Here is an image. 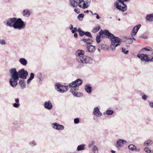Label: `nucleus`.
Instances as JSON below:
<instances>
[{
	"label": "nucleus",
	"mask_w": 153,
	"mask_h": 153,
	"mask_svg": "<svg viewBox=\"0 0 153 153\" xmlns=\"http://www.w3.org/2000/svg\"><path fill=\"white\" fill-rule=\"evenodd\" d=\"M11 78L9 80L10 85L13 87H15L18 84L17 81L20 78L22 79H25L28 75V73L24 68H22L18 72L15 68H11L10 70Z\"/></svg>",
	"instance_id": "1"
},
{
	"label": "nucleus",
	"mask_w": 153,
	"mask_h": 153,
	"mask_svg": "<svg viewBox=\"0 0 153 153\" xmlns=\"http://www.w3.org/2000/svg\"><path fill=\"white\" fill-rule=\"evenodd\" d=\"M99 35H97L96 37V41L97 43H99L100 42V38L103 36V35L108 36L111 42L110 47L112 51L115 50V48L120 45L122 40L118 37H116L110 33L108 30H104L103 31L100 30L99 33Z\"/></svg>",
	"instance_id": "2"
},
{
	"label": "nucleus",
	"mask_w": 153,
	"mask_h": 153,
	"mask_svg": "<svg viewBox=\"0 0 153 153\" xmlns=\"http://www.w3.org/2000/svg\"><path fill=\"white\" fill-rule=\"evenodd\" d=\"M130 0H117L114 5L118 9L121 10L122 12L126 11L127 10V6L124 4V2H128Z\"/></svg>",
	"instance_id": "3"
},
{
	"label": "nucleus",
	"mask_w": 153,
	"mask_h": 153,
	"mask_svg": "<svg viewBox=\"0 0 153 153\" xmlns=\"http://www.w3.org/2000/svg\"><path fill=\"white\" fill-rule=\"evenodd\" d=\"M25 23L20 18H16L13 28L15 29L21 30L24 29L25 27Z\"/></svg>",
	"instance_id": "4"
},
{
	"label": "nucleus",
	"mask_w": 153,
	"mask_h": 153,
	"mask_svg": "<svg viewBox=\"0 0 153 153\" xmlns=\"http://www.w3.org/2000/svg\"><path fill=\"white\" fill-rule=\"evenodd\" d=\"M82 82V79H78L70 83L69 84V86L74 90L77 91L79 90V87L81 85Z\"/></svg>",
	"instance_id": "5"
},
{
	"label": "nucleus",
	"mask_w": 153,
	"mask_h": 153,
	"mask_svg": "<svg viewBox=\"0 0 153 153\" xmlns=\"http://www.w3.org/2000/svg\"><path fill=\"white\" fill-rule=\"evenodd\" d=\"M54 86L55 89L60 93H64L68 90V86L62 85L58 82L55 83Z\"/></svg>",
	"instance_id": "6"
},
{
	"label": "nucleus",
	"mask_w": 153,
	"mask_h": 153,
	"mask_svg": "<svg viewBox=\"0 0 153 153\" xmlns=\"http://www.w3.org/2000/svg\"><path fill=\"white\" fill-rule=\"evenodd\" d=\"M78 6L81 8L85 9L87 8L90 4L91 0H79Z\"/></svg>",
	"instance_id": "7"
},
{
	"label": "nucleus",
	"mask_w": 153,
	"mask_h": 153,
	"mask_svg": "<svg viewBox=\"0 0 153 153\" xmlns=\"http://www.w3.org/2000/svg\"><path fill=\"white\" fill-rule=\"evenodd\" d=\"M137 57L140 58L141 61L146 64L149 62H150V57L146 54H138Z\"/></svg>",
	"instance_id": "8"
},
{
	"label": "nucleus",
	"mask_w": 153,
	"mask_h": 153,
	"mask_svg": "<svg viewBox=\"0 0 153 153\" xmlns=\"http://www.w3.org/2000/svg\"><path fill=\"white\" fill-rule=\"evenodd\" d=\"M16 19V18L14 17L9 18L5 21L4 23L7 26L13 27Z\"/></svg>",
	"instance_id": "9"
},
{
	"label": "nucleus",
	"mask_w": 153,
	"mask_h": 153,
	"mask_svg": "<svg viewBox=\"0 0 153 153\" xmlns=\"http://www.w3.org/2000/svg\"><path fill=\"white\" fill-rule=\"evenodd\" d=\"M127 141L124 140L119 139L117 141L115 145L116 147L118 150H120L121 148L123 146L124 144H126Z\"/></svg>",
	"instance_id": "10"
},
{
	"label": "nucleus",
	"mask_w": 153,
	"mask_h": 153,
	"mask_svg": "<svg viewBox=\"0 0 153 153\" xmlns=\"http://www.w3.org/2000/svg\"><path fill=\"white\" fill-rule=\"evenodd\" d=\"M85 52L83 50H77L76 52V59L78 62H81V59H82Z\"/></svg>",
	"instance_id": "11"
},
{
	"label": "nucleus",
	"mask_w": 153,
	"mask_h": 153,
	"mask_svg": "<svg viewBox=\"0 0 153 153\" xmlns=\"http://www.w3.org/2000/svg\"><path fill=\"white\" fill-rule=\"evenodd\" d=\"M51 127L53 129L59 131L62 130L64 129V127L63 125L59 124L56 123H52Z\"/></svg>",
	"instance_id": "12"
},
{
	"label": "nucleus",
	"mask_w": 153,
	"mask_h": 153,
	"mask_svg": "<svg viewBox=\"0 0 153 153\" xmlns=\"http://www.w3.org/2000/svg\"><path fill=\"white\" fill-rule=\"evenodd\" d=\"M44 106L45 109L48 110L51 109L53 107L52 103L50 100L45 101L44 102Z\"/></svg>",
	"instance_id": "13"
},
{
	"label": "nucleus",
	"mask_w": 153,
	"mask_h": 153,
	"mask_svg": "<svg viewBox=\"0 0 153 153\" xmlns=\"http://www.w3.org/2000/svg\"><path fill=\"white\" fill-rule=\"evenodd\" d=\"M93 114L95 116L98 117H100L102 115V113L100 111L98 107H95L93 110Z\"/></svg>",
	"instance_id": "14"
},
{
	"label": "nucleus",
	"mask_w": 153,
	"mask_h": 153,
	"mask_svg": "<svg viewBox=\"0 0 153 153\" xmlns=\"http://www.w3.org/2000/svg\"><path fill=\"white\" fill-rule=\"evenodd\" d=\"M141 26V25L138 24L133 27L131 32V35L132 36H135L136 34Z\"/></svg>",
	"instance_id": "15"
},
{
	"label": "nucleus",
	"mask_w": 153,
	"mask_h": 153,
	"mask_svg": "<svg viewBox=\"0 0 153 153\" xmlns=\"http://www.w3.org/2000/svg\"><path fill=\"white\" fill-rule=\"evenodd\" d=\"M92 60V59L90 57L84 56L82 59H81V62H79L81 63H88L91 62Z\"/></svg>",
	"instance_id": "16"
},
{
	"label": "nucleus",
	"mask_w": 153,
	"mask_h": 153,
	"mask_svg": "<svg viewBox=\"0 0 153 153\" xmlns=\"http://www.w3.org/2000/svg\"><path fill=\"white\" fill-rule=\"evenodd\" d=\"M86 49V51L92 53L95 51L96 48L95 46L92 45H87Z\"/></svg>",
	"instance_id": "17"
},
{
	"label": "nucleus",
	"mask_w": 153,
	"mask_h": 153,
	"mask_svg": "<svg viewBox=\"0 0 153 153\" xmlns=\"http://www.w3.org/2000/svg\"><path fill=\"white\" fill-rule=\"evenodd\" d=\"M19 84L22 89H24L26 87V82L24 80L21 79L20 80Z\"/></svg>",
	"instance_id": "18"
},
{
	"label": "nucleus",
	"mask_w": 153,
	"mask_h": 153,
	"mask_svg": "<svg viewBox=\"0 0 153 153\" xmlns=\"http://www.w3.org/2000/svg\"><path fill=\"white\" fill-rule=\"evenodd\" d=\"M19 62L23 65L26 66L27 64V62L26 59L23 58H21L19 59Z\"/></svg>",
	"instance_id": "19"
},
{
	"label": "nucleus",
	"mask_w": 153,
	"mask_h": 153,
	"mask_svg": "<svg viewBox=\"0 0 153 153\" xmlns=\"http://www.w3.org/2000/svg\"><path fill=\"white\" fill-rule=\"evenodd\" d=\"M85 90L89 94H91V93L92 88L90 85H86L85 86Z\"/></svg>",
	"instance_id": "20"
},
{
	"label": "nucleus",
	"mask_w": 153,
	"mask_h": 153,
	"mask_svg": "<svg viewBox=\"0 0 153 153\" xmlns=\"http://www.w3.org/2000/svg\"><path fill=\"white\" fill-rule=\"evenodd\" d=\"M23 14L24 16L28 17L30 16V12L28 9H26L23 10Z\"/></svg>",
	"instance_id": "21"
},
{
	"label": "nucleus",
	"mask_w": 153,
	"mask_h": 153,
	"mask_svg": "<svg viewBox=\"0 0 153 153\" xmlns=\"http://www.w3.org/2000/svg\"><path fill=\"white\" fill-rule=\"evenodd\" d=\"M71 92H72L74 96L77 97H82L83 95L82 93L77 92L76 91H72V90L71 91Z\"/></svg>",
	"instance_id": "22"
},
{
	"label": "nucleus",
	"mask_w": 153,
	"mask_h": 153,
	"mask_svg": "<svg viewBox=\"0 0 153 153\" xmlns=\"http://www.w3.org/2000/svg\"><path fill=\"white\" fill-rule=\"evenodd\" d=\"M85 144H82L78 146L77 148V150L78 151L84 150L85 149Z\"/></svg>",
	"instance_id": "23"
},
{
	"label": "nucleus",
	"mask_w": 153,
	"mask_h": 153,
	"mask_svg": "<svg viewBox=\"0 0 153 153\" xmlns=\"http://www.w3.org/2000/svg\"><path fill=\"white\" fill-rule=\"evenodd\" d=\"M100 29V27L99 25H97V26L94 27L92 30V32L94 33L97 32Z\"/></svg>",
	"instance_id": "24"
},
{
	"label": "nucleus",
	"mask_w": 153,
	"mask_h": 153,
	"mask_svg": "<svg viewBox=\"0 0 153 153\" xmlns=\"http://www.w3.org/2000/svg\"><path fill=\"white\" fill-rule=\"evenodd\" d=\"M34 77V73H31L30 74V77L27 80V84L28 85L30 83L31 81Z\"/></svg>",
	"instance_id": "25"
},
{
	"label": "nucleus",
	"mask_w": 153,
	"mask_h": 153,
	"mask_svg": "<svg viewBox=\"0 0 153 153\" xmlns=\"http://www.w3.org/2000/svg\"><path fill=\"white\" fill-rule=\"evenodd\" d=\"M114 113V111L113 110H107L105 111V112L103 113V114L104 115L106 114L108 115H110L113 114Z\"/></svg>",
	"instance_id": "26"
},
{
	"label": "nucleus",
	"mask_w": 153,
	"mask_h": 153,
	"mask_svg": "<svg viewBox=\"0 0 153 153\" xmlns=\"http://www.w3.org/2000/svg\"><path fill=\"white\" fill-rule=\"evenodd\" d=\"M146 19L148 21H153V14H149L146 16Z\"/></svg>",
	"instance_id": "27"
},
{
	"label": "nucleus",
	"mask_w": 153,
	"mask_h": 153,
	"mask_svg": "<svg viewBox=\"0 0 153 153\" xmlns=\"http://www.w3.org/2000/svg\"><path fill=\"white\" fill-rule=\"evenodd\" d=\"M36 76L37 78H38L39 81H42L44 78V76L42 75L41 72H39L37 73Z\"/></svg>",
	"instance_id": "28"
},
{
	"label": "nucleus",
	"mask_w": 153,
	"mask_h": 153,
	"mask_svg": "<svg viewBox=\"0 0 153 153\" xmlns=\"http://www.w3.org/2000/svg\"><path fill=\"white\" fill-rule=\"evenodd\" d=\"M152 50V49L151 48L148 46H147L143 48H142L140 51V52H143L144 51H151Z\"/></svg>",
	"instance_id": "29"
},
{
	"label": "nucleus",
	"mask_w": 153,
	"mask_h": 153,
	"mask_svg": "<svg viewBox=\"0 0 153 153\" xmlns=\"http://www.w3.org/2000/svg\"><path fill=\"white\" fill-rule=\"evenodd\" d=\"M128 148L130 150H131L132 151H134L137 150L136 147L133 144L129 145L128 146Z\"/></svg>",
	"instance_id": "30"
},
{
	"label": "nucleus",
	"mask_w": 153,
	"mask_h": 153,
	"mask_svg": "<svg viewBox=\"0 0 153 153\" xmlns=\"http://www.w3.org/2000/svg\"><path fill=\"white\" fill-rule=\"evenodd\" d=\"M153 143L152 141L150 140H149L144 143V146H148L151 145Z\"/></svg>",
	"instance_id": "31"
},
{
	"label": "nucleus",
	"mask_w": 153,
	"mask_h": 153,
	"mask_svg": "<svg viewBox=\"0 0 153 153\" xmlns=\"http://www.w3.org/2000/svg\"><path fill=\"white\" fill-rule=\"evenodd\" d=\"M84 15L83 13L79 14L78 16V19L79 21H82L83 20V18L84 17Z\"/></svg>",
	"instance_id": "32"
},
{
	"label": "nucleus",
	"mask_w": 153,
	"mask_h": 153,
	"mask_svg": "<svg viewBox=\"0 0 153 153\" xmlns=\"http://www.w3.org/2000/svg\"><path fill=\"white\" fill-rule=\"evenodd\" d=\"M6 44V42L4 39H0V45H5Z\"/></svg>",
	"instance_id": "33"
},
{
	"label": "nucleus",
	"mask_w": 153,
	"mask_h": 153,
	"mask_svg": "<svg viewBox=\"0 0 153 153\" xmlns=\"http://www.w3.org/2000/svg\"><path fill=\"white\" fill-rule=\"evenodd\" d=\"M93 41L92 39H89L86 42H84V43H85L87 45H91L93 42Z\"/></svg>",
	"instance_id": "34"
},
{
	"label": "nucleus",
	"mask_w": 153,
	"mask_h": 153,
	"mask_svg": "<svg viewBox=\"0 0 153 153\" xmlns=\"http://www.w3.org/2000/svg\"><path fill=\"white\" fill-rule=\"evenodd\" d=\"M89 39H92L89 38L88 37H87L86 36H85V37H84V38L81 40V41H82L83 42H86L88 40H89Z\"/></svg>",
	"instance_id": "35"
},
{
	"label": "nucleus",
	"mask_w": 153,
	"mask_h": 153,
	"mask_svg": "<svg viewBox=\"0 0 153 153\" xmlns=\"http://www.w3.org/2000/svg\"><path fill=\"white\" fill-rule=\"evenodd\" d=\"M85 35L88 36V37H90L91 38H92V35L89 32H85Z\"/></svg>",
	"instance_id": "36"
},
{
	"label": "nucleus",
	"mask_w": 153,
	"mask_h": 153,
	"mask_svg": "<svg viewBox=\"0 0 153 153\" xmlns=\"http://www.w3.org/2000/svg\"><path fill=\"white\" fill-rule=\"evenodd\" d=\"M29 144L32 146H34L36 145V143L34 140H33L31 142L29 143Z\"/></svg>",
	"instance_id": "37"
},
{
	"label": "nucleus",
	"mask_w": 153,
	"mask_h": 153,
	"mask_svg": "<svg viewBox=\"0 0 153 153\" xmlns=\"http://www.w3.org/2000/svg\"><path fill=\"white\" fill-rule=\"evenodd\" d=\"M13 105L15 108H18L20 105V104L19 103H15L13 104Z\"/></svg>",
	"instance_id": "38"
},
{
	"label": "nucleus",
	"mask_w": 153,
	"mask_h": 153,
	"mask_svg": "<svg viewBox=\"0 0 153 153\" xmlns=\"http://www.w3.org/2000/svg\"><path fill=\"white\" fill-rule=\"evenodd\" d=\"M144 151L147 153H150L151 152V150L149 149L148 148L146 147L144 148Z\"/></svg>",
	"instance_id": "39"
},
{
	"label": "nucleus",
	"mask_w": 153,
	"mask_h": 153,
	"mask_svg": "<svg viewBox=\"0 0 153 153\" xmlns=\"http://www.w3.org/2000/svg\"><path fill=\"white\" fill-rule=\"evenodd\" d=\"M95 143V142L94 141H90L88 144V147H90L91 146L94 145Z\"/></svg>",
	"instance_id": "40"
},
{
	"label": "nucleus",
	"mask_w": 153,
	"mask_h": 153,
	"mask_svg": "<svg viewBox=\"0 0 153 153\" xmlns=\"http://www.w3.org/2000/svg\"><path fill=\"white\" fill-rule=\"evenodd\" d=\"M148 96L145 94H143L142 95V98L144 100H146Z\"/></svg>",
	"instance_id": "41"
},
{
	"label": "nucleus",
	"mask_w": 153,
	"mask_h": 153,
	"mask_svg": "<svg viewBox=\"0 0 153 153\" xmlns=\"http://www.w3.org/2000/svg\"><path fill=\"white\" fill-rule=\"evenodd\" d=\"M79 119L78 118H76L74 119V122L75 123L78 124L79 123Z\"/></svg>",
	"instance_id": "42"
},
{
	"label": "nucleus",
	"mask_w": 153,
	"mask_h": 153,
	"mask_svg": "<svg viewBox=\"0 0 153 153\" xmlns=\"http://www.w3.org/2000/svg\"><path fill=\"white\" fill-rule=\"evenodd\" d=\"M85 32L84 31H82L79 33V36H82L85 35Z\"/></svg>",
	"instance_id": "43"
},
{
	"label": "nucleus",
	"mask_w": 153,
	"mask_h": 153,
	"mask_svg": "<svg viewBox=\"0 0 153 153\" xmlns=\"http://www.w3.org/2000/svg\"><path fill=\"white\" fill-rule=\"evenodd\" d=\"M133 39L134 40H135V38L133 37H132L131 38H128V40L131 41V42H129V44H131L133 42Z\"/></svg>",
	"instance_id": "44"
},
{
	"label": "nucleus",
	"mask_w": 153,
	"mask_h": 153,
	"mask_svg": "<svg viewBox=\"0 0 153 153\" xmlns=\"http://www.w3.org/2000/svg\"><path fill=\"white\" fill-rule=\"evenodd\" d=\"M122 52H123L125 54H127L128 52V50H125V49H124L123 48H122Z\"/></svg>",
	"instance_id": "45"
},
{
	"label": "nucleus",
	"mask_w": 153,
	"mask_h": 153,
	"mask_svg": "<svg viewBox=\"0 0 153 153\" xmlns=\"http://www.w3.org/2000/svg\"><path fill=\"white\" fill-rule=\"evenodd\" d=\"M74 11L77 13H80L79 10L77 8H76L74 9Z\"/></svg>",
	"instance_id": "46"
},
{
	"label": "nucleus",
	"mask_w": 153,
	"mask_h": 153,
	"mask_svg": "<svg viewBox=\"0 0 153 153\" xmlns=\"http://www.w3.org/2000/svg\"><path fill=\"white\" fill-rule=\"evenodd\" d=\"M92 150L94 151L98 150L97 147L96 146H94L92 147Z\"/></svg>",
	"instance_id": "47"
},
{
	"label": "nucleus",
	"mask_w": 153,
	"mask_h": 153,
	"mask_svg": "<svg viewBox=\"0 0 153 153\" xmlns=\"http://www.w3.org/2000/svg\"><path fill=\"white\" fill-rule=\"evenodd\" d=\"M77 29L76 27H74V28L71 30V32L72 33H74L77 31Z\"/></svg>",
	"instance_id": "48"
},
{
	"label": "nucleus",
	"mask_w": 153,
	"mask_h": 153,
	"mask_svg": "<svg viewBox=\"0 0 153 153\" xmlns=\"http://www.w3.org/2000/svg\"><path fill=\"white\" fill-rule=\"evenodd\" d=\"M140 37L144 39H146L148 38L147 36L145 35H141L140 36Z\"/></svg>",
	"instance_id": "49"
},
{
	"label": "nucleus",
	"mask_w": 153,
	"mask_h": 153,
	"mask_svg": "<svg viewBox=\"0 0 153 153\" xmlns=\"http://www.w3.org/2000/svg\"><path fill=\"white\" fill-rule=\"evenodd\" d=\"M149 105L151 107L153 108V102H150L149 103Z\"/></svg>",
	"instance_id": "50"
},
{
	"label": "nucleus",
	"mask_w": 153,
	"mask_h": 153,
	"mask_svg": "<svg viewBox=\"0 0 153 153\" xmlns=\"http://www.w3.org/2000/svg\"><path fill=\"white\" fill-rule=\"evenodd\" d=\"M15 101L16 103H19V99L18 98H15Z\"/></svg>",
	"instance_id": "51"
},
{
	"label": "nucleus",
	"mask_w": 153,
	"mask_h": 153,
	"mask_svg": "<svg viewBox=\"0 0 153 153\" xmlns=\"http://www.w3.org/2000/svg\"><path fill=\"white\" fill-rule=\"evenodd\" d=\"M74 37L75 38H77L78 37V35L76 33H74Z\"/></svg>",
	"instance_id": "52"
},
{
	"label": "nucleus",
	"mask_w": 153,
	"mask_h": 153,
	"mask_svg": "<svg viewBox=\"0 0 153 153\" xmlns=\"http://www.w3.org/2000/svg\"><path fill=\"white\" fill-rule=\"evenodd\" d=\"M77 31L78 32H79V33L80 32L82 31V30H81L80 28L79 27L77 29Z\"/></svg>",
	"instance_id": "53"
},
{
	"label": "nucleus",
	"mask_w": 153,
	"mask_h": 153,
	"mask_svg": "<svg viewBox=\"0 0 153 153\" xmlns=\"http://www.w3.org/2000/svg\"><path fill=\"white\" fill-rule=\"evenodd\" d=\"M70 26H71V27L69 28V29L70 30H72L74 28V27H73V25H72L71 24Z\"/></svg>",
	"instance_id": "54"
},
{
	"label": "nucleus",
	"mask_w": 153,
	"mask_h": 153,
	"mask_svg": "<svg viewBox=\"0 0 153 153\" xmlns=\"http://www.w3.org/2000/svg\"><path fill=\"white\" fill-rule=\"evenodd\" d=\"M96 16V18L97 19H99L100 18V17L98 14H97Z\"/></svg>",
	"instance_id": "55"
},
{
	"label": "nucleus",
	"mask_w": 153,
	"mask_h": 153,
	"mask_svg": "<svg viewBox=\"0 0 153 153\" xmlns=\"http://www.w3.org/2000/svg\"><path fill=\"white\" fill-rule=\"evenodd\" d=\"M89 10H85V11H84V13H88V12H89Z\"/></svg>",
	"instance_id": "56"
},
{
	"label": "nucleus",
	"mask_w": 153,
	"mask_h": 153,
	"mask_svg": "<svg viewBox=\"0 0 153 153\" xmlns=\"http://www.w3.org/2000/svg\"><path fill=\"white\" fill-rule=\"evenodd\" d=\"M111 153H115V152L113 150H111Z\"/></svg>",
	"instance_id": "57"
},
{
	"label": "nucleus",
	"mask_w": 153,
	"mask_h": 153,
	"mask_svg": "<svg viewBox=\"0 0 153 153\" xmlns=\"http://www.w3.org/2000/svg\"><path fill=\"white\" fill-rule=\"evenodd\" d=\"M140 150V149L139 148H137V150H136L137 151H139Z\"/></svg>",
	"instance_id": "58"
},
{
	"label": "nucleus",
	"mask_w": 153,
	"mask_h": 153,
	"mask_svg": "<svg viewBox=\"0 0 153 153\" xmlns=\"http://www.w3.org/2000/svg\"><path fill=\"white\" fill-rule=\"evenodd\" d=\"M91 13V14L93 15V13L91 11V10H89V11Z\"/></svg>",
	"instance_id": "59"
},
{
	"label": "nucleus",
	"mask_w": 153,
	"mask_h": 153,
	"mask_svg": "<svg viewBox=\"0 0 153 153\" xmlns=\"http://www.w3.org/2000/svg\"><path fill=\"white\" fill-rule=\"evenodd\" d=\"M91 13V14L93 15V13L91 11V10H89V11Z\"/></svg>",
	"instance_id": "60"
},
{
	"label": "nucleus",
	"mask_w": 153,
	"mask_h": 153,
	"mask_svg": "<svg viewBox=\"0 0 153 153\" xmlns=\"http://www.w3.org/2000/svg\"><path fill=\"white\" fill-rule=\"evenodd\" d=\"M105 46V45H102L101 46V47L102 48V47H103V46Z\"/></svg>",
	"instance_id": "61"
},
{
	"label": "nucleus",
	"mask_w": 153,
	"mask_h": 153,
	"mask_svg": "<svg viewBox=\"0 0 153 153\" xmlns=\"http://www.w3.org/2000/svg\"><path fill=\"white\" fill-rule=\"evenodd\" d=\"M97 14L96 13H93V15H97Z\"/></svg>",
	"instance_id": "62"
},
{
	"label": "nucleus",
	"mask_w": 153,
	"mask_h": 153,
	"mask_svg": "<svg viewBox=\"0 0 153 153\" xmlns=\"http://www.w3.org/2000/svg\"><path fill=\"white\" fill-rule=\"evenodd\" d=\"M98 51L99 52H100V51L99 49H98Z\"/></svg>",
	"instance_id": "63"
},
{
	"label": "nucleus",
	"mask_w": 153,
	"mask_h": 153,
	"mask_svg": "<svg viewBox=\"0 0 153 153\" xmlns=\"http://www.w3.org/2000/svg\"><path fill=\"white\" fill-rule=\"evenodd\" d=\"M128 43H129V42H131V41H130V40H128Z\"/></svg>",
	"instance_id": "64"
}]
</instances>
